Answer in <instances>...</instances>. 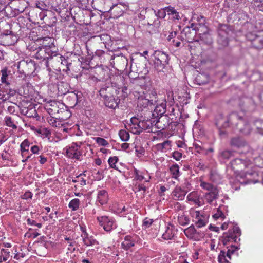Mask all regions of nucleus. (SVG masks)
Wrapping results in <instances>:
<instances>
[{"instance_id":"nucleus-2","label":"nucleus","mask_w":263,"mask_h":263,"mask_svg":"<svg viewBox=\"0 0 263 263\" xmlns=\"http://www.w3.org/2000/svg\"><path fill=\"white\" fill-rule=\"evenodd\" d=\"M221 125L224 127L234 126L240 133L245 135L250 134L252 130L250 125L246 120L243 113L231 112L229 115L227 120L224 122V124Z\"/></svg>"},{"instance_id":"nucleus-23","label":"nucleus","mask_w":263,"mask_h":263,"mask_svg":"<svg viewBox=\"0 0 263 263\" xmlns=\"http://www.w3.org/2000/svg\"><path fill=\"white\" fill-rule=\"evenodd\" d=\"M230 144L231 146L237 148L248 147L247 142L242 138L238 136L232 138Z\"/></svg>"},{"instance_id":"nucleus-26","label":"nucleus","mask_w":263,"mask_h":263,"mask_svg":"<svg viewBox=\"0 0 263 263\" xmlns=\"http://www.w3.org/2000/svg\"><path fill=\"white\" fill-rule=\"evenodd\" d=\"M166 103H161L160 104H158L157 103L154 107L155 109L152 113V116L154 117L153 118H157L160 116H164V114L165 113L166 110Z\"/></svg>"},{"instance_id":"nucleus-40","label":"nucleus","mask_w":263,"mask_h":263,"mask_svg":"<svg viewBox=\"0 0 263 263\" xmlns=\"http://www.w3.org/2000/svg\"><path fill=\"white\" fill-rule=\"evenodd\" d=\"M169 170L172 177L175 179H178L180 175L178 165L176 163L173 164L170 167Z\"/></svg>"},{"instance_id":"nucleus-24","label":"nucleus","mask_w":263,"mask_h":263,"mask_svg":"<svg viewBox=\"0 0 263 263\" xmlns=\"http://www.w3.org/2000/svg\"><path fill=\"white\" fill-rule=\"evenodd\" d=\"M20 110L22 115L29 118H34L37 115V112L32 105H29L28 107L21 106Z\"/></svg>"},{"instance_id":"nucleus-49","label":"nucleus","mask_w":263,"mask_h":263,"mask_svg":"<svg viewBox=\"0 0 263 263\" xmlns=\"http://www.w3.org/2000/svg\"><path fill=\"white\" fill-rule=\"evenodd\" d=\"M83 242L85 245L87 246H93L96 243H98L96 240L94 239L92 236H90L89 237L86 239H83Z\"/></svg>"},{"instance_id":"nucleus-30","label":"nucleus","mask_w":263,"mask_h":263,"mask_svg":"<svg viewBox=\"0 0 263 263\" xmlns=\"http://www.w3.org/2000/svg\"><path fill=\"white\" fill-rule=\"evenodd\" d=\"M175 227L173 224H169L167 227L165 232L162 235V238L165 240H171L175 235Z\"/></svg>"},{"instance_id":"nucleus-6","label":"nucleus","mask_w":263,"mask_h":263,"mask_svg":"<svg viewBox=\"0 0 263 263\" xmlns=\"http://www.w3.org/2000/svg\"><path fill=\"white\" fill-rule=\"evenodd\" d=\"M153 57L154 67L158 71L162 70L168 63V55L162 51H155Z\"/></svg>"},{"instance_id":"nucleus-28","label":"nucleus","mask_w":263,"mask_h":263,"mask_svg":"<svg viewBox=\"0 0 263 263\" xmlns=\"http://www.w3.org/2000/svg\"><path fill=\"white\" fill-rule=\"evenodd\" d=\"M198 32L200 35V40L202 43L206 45H211L213 43L212 36L209 33L208 29L202 30V32L200 31Z\"/></svg>"},{"instance_id":"nucleus-7","label":"nucleus","mask_w":263,"mask_h":263,"mask_svg":"<svg viewBox=\"0 0 263 263\" xmlns=\"http://www.w3.org/2000/svg\"><path fill=\"white\" fill-rule=\"evenodd\" d=\"M232 31V28L230 26L227 24H219L218 28V43L223 47L228 46L229 35Z\"/></svg>"},{"instance_id":"nucleus-41","label":"nucleus","mask_w":263,"mask_h":263,"mask_svg":"<svg viewBox=\"0 0 263 263\" xmlns=\"http://www.w3.org/2000/svg\"><path fill=\"white\" fill-rule=\"evenodd\" d=\"M227 119H224L221 116H219L217 119L216 121L215 124L217 128L219 129V132L220 135L226 134V132L224 130H222L221 128H225L227 127H224L221 125L224 124V122L227 121Z\"/></svg>"},{"instance_id":"nucleus-37","label":"nucleus","mask_w":263,"mask_h":263,"mask_svg":"<svg viewBox=\"0 0 263 263\" xmlns=\"http://www.w3.org/2000/svg\"><path fill=\"white\" fill-rule=\"evenodd\" d=\"M195 219V224L198 228L206 226L208 222V218L206 216L198 215Z\"/></svg>"},{"instance_id":"nucleus-18","label":"nucleus","mask_w":263,"mask_h":263,"mask_svg":"<svg viewBox=\"0 0 263 263\" xmlns=\"http://www.w3.org/2000/svg\"><path fill=\"white\" fill-rule=\"evenodd\" d=\"M186 199L189 201L193 202L198 206H201L205 204L204 198L200 196L198 192L196 191H193L189 193Z\"/></svg>"},{"instance_id":"nucleus-56","label":"nucleus","mask_w":263,"mask_h":263,"mask_svg":"<svg viewBox=\"0 0 263 263\" xmlns=\"http://www.w3.org/2000/svg\"><path fill=\"white\" fill-rule=\"evenodd\" d=\"M36 8L45 11L46 12L48 11V8L49 6L46 4V3L43 1H38L36 3Z\"/></svg>"},{"instance_id":"nucleus-1","label":"nucleus","mask_w":263,"mask_h":263,"mask_svg":"<svg viewBox=\"0 0 263 263\" xmlns=\"http://www.w3.org/2000/svg\"><path fill=\"white\" fill-rule=\"evenodd\" d=\"M232 169L245 177L247 183H256L259 182L258 172L252 170L253 163L248 159L235 158L230 162Z\"/></svg>"},{"instance_id":"nucleus-25","label":"nucleus","mask_w":263,"mask_h":263,"mask_svg":"<svg viewBox=\"0 0 263 263\" xmlns=\"http://www.w3.org/2000/svg\"><path fill=\"white\" fill-rule=\"evenodd\" d=\"M105 105L109 108L115 109L118 107L120 100L117 95L103 99Z\"/></svg>"},{"instance_id":"nucleus-60","label":"nucleus","mask_w":263,"mask_h":263,"mask_svg":"<svg viewBox=\"0 0 263 263\" xmlns=\"http://www.w3.org/2000/svg\"><path fill=\"white\" fill-rule=\"evenodd\" d=\"M95 139L97 143L100 146H106L109 145L108 142L104 138L96 137Z\"/></svg>"},{"instance_id":"nucleus-35","label":"nucleus","mask_w":263,"mask_h":263,"mask_svg":"<svg viewBox=\"0 0 263 263\" xmlns=\"http://www.w3.org/2000/svg\"><path fill=\"white\" fill-rule=\"evenodd\" d=\"M44 49L47 54V59L51 58L53 56L57 57L59 55L57 53L58 49L56 48L53 42Z\"/></svg>"},{"instance_id":"nucleus-61","label":"nucleus","mask_w":263,"mask_h":263,"mask_svg":"<svg viewBox=\"0 0 263 263\" xmlns=\"http://www.w3.org/2000/svg\"><path fill=\"white\" fill-rule=\"evenodd\" d=\"M57 60L59 62L61 61V63L62 64H63V65L65 64L67 66V69L69 70V67L71 66V63L68 64L67 61L65 59L64 57H63L61 55H58L57 57Z\"/></svg>"},{"instance_id":"nucleus-27","label":"nucleus","mask_w":263,"mask_h":263,"mask_svg":"<svg viewBox=\"0 0 263 263\" xmlns=\"http://www.w3.org/2000/svg\"><path fill=\"white\" fill-rule=\"evenodd\" d=\"M123 7H124V6L121 4L113 5L109 10L112 17L114 18H117L122 16L124 13V10L122 9Z\"/></svg>"},{"instance_id":"nucleus-45","label":"nucleus","mask_w":263,"mask_h":263,"mask_svg":"<svg viewBox=\"0 0 263 263\" xmlns=\"http://www.w3.org/2000/svg\"><path fill=\"white\" fill-rule=\"evenodd\" d=\"M200 185L203 189L208 191L209 192L218 190L214 185L204 181H201Z\"/></svg>"},{"instance_id":"nucleus-57","label":"nucleus","mask_w":263,"mask_h":263,"mask_svg":"<svg viewBox=\"0 0 263 263\" xmlns=\"http://www.w3.org/2000/svg\"><path fill=\"white\" fill-rule=\"evenodd\" d=\"M119 135L122 141H127L129 138V134L125 130H120Z\"/></svg>"},{"instance_id":"nucleus-31","label":"nucleus","mask_w":263,"mask_h":263,"mask_svg":"<svg viewBox=\"0 0 263 263\" xmlns=\"http://www.w3.org/2000/svg\"><path fill=\"white\" fill-rule=\"evenodd\" d=\"M234 153V151L228 149L220 151L219 152L218 158L220 161L224 162L233 157Z\"/></svg>"},{"instance_id":"nucleus-12","label":"nucleus","mask_w":263,"mask_h":263,"mask_svg":"<svg viewBox=\"0 0 263 263\" xmlns=\"http://www.w3.org/2000/svg\"><path fill=\"white\" fill-rule=\"evenodd\" d=\"M192 21L193 22L191 23V27L194 30H198V32L202 30H207V27L205 26V18L202 15L194 14Z\"/></svg>"},{"instance_id":"nucleus-13","label":"nucleus","mask_w":263,"mask_h":263,"mask_svg":"<svg viewBox=\"0 0 263 263\" xmlns=\"http://www.w3.org/2000/svg\"><path fill=\"white\" fill-rule=\"evenodd\" d=\"M78 146L76 144H71L68 147H66V156L70 159L81 160V156L82 155L81 149L78 148Z\"/></svg>"},{"instance_id":"nucleus-44","label":"nucleus","mask_w":263,"mask_h":263,"mask_svg":"<svg viewBox=\"0 0 263 263\" xmlns=\"http://www.w3.org/2000/svg\"><path fill=\"white\" fill-rule=\"evenodd\" d=\"M252 46L257 49H263V37L260 35H258L257 37L253 42Z\"/></svg>"},{"instance_id":"nucleus-9","label":"nucleus","mask_w":263,"mask_h":263,"mask_svg":"<svg viewBox=\"0 0 263 263\" xmlns=\"http://www.w3.org/2000/svg\"><path fill=\"white\" fill-rule=\"evenodd\" d=\"M184 233L189 239L195 241L201 240L205 236L204 232L196 230L193 224L185 229L184 230Z\"/></svg>"},{"instance_id":"nucleus-39","label":"nucleus","mask_w":263,"mask_h":263,"mask_svg":"<svg viewBox=\"0 0 263 263\" xmlns=\"http://www.w3.org/2000/svg\"><path fill=\"white\" fill-rule=\"evenodd\" d=\"M34 48V51H36L35 58L37 59H43L46 60L47 59V54L45 49L43 48H36V46H32Z\"/></svg>"},{"instance_id":"nucleus-50","label":"nucleus","mask_w":263,"mask_h":263,"mask_svg":"<svg viewBox=\"0 0 263 263\" xmlns=\"http://www.w3.org/2000/svg\"><path fill=\"white\" fill-rule=\"evenodd\" d=\"M1 255L0 256V263L3 261H6L9 257V252L7 250L3 249L1 251Z\"/></svg>"},{"instance_id":"nucleus-8","label":"nucleus","mask_w":263,"mask_h":263,"mask_svg":"<svg viewBox=\"0 0 263 263\" xmlns=\"http://www.w3.org/2000/svg\"><path fill=\"white\" fill-rule=\"evenodd\" d=\"M155 126V118L141 120L139 124L137 125V130L133 132L136 134H140L144 130L147 132H154L153 126Z\"/></svg>"},{"instance_id":"nucleus-47","label":"nucleus","mask_w":263,"mask_h":263,"mask_svg":"<svg viewBox=\"0 0 263 263\" xmlns=\"http://www.w3.org/2000/svg\"><path fill=\"white\" fill-rule=\"evenodd\" d=\"M4 121L7 126L11 127L13 129H16L17 128V125L14 123V120H12L11 117L6 116L4 118Z\"/></svg>"},{"instance_id":"nucleus-15","label":"nucleus","mask_w":263,"mask_h":263,"mask_svg":"<svg viewBox=\"0 0 263 263\" xmlns=\"http://www.w3.org/2000/svg\"><path fill=\"white\" fill-rule=\"evenodd\" d=\"M40 17L42 20H44V22L50 27L55 26L57 22L56 14L51 11L40 13Z\"/></svg>"},{"instance_id":"nucleus-42","label":"nucleus","mask_w":263,"mask_h":263,"mask_svg":"<svg viewBox=\"0 0 263 263\" xmlns=\"http://www.w3.org/2000/svg\"><path fill=\"white\" fill-rule=\"evenodd\" d=\"M171 141L169 140L165 141L162 143H158L156 145L157 149L162 152H166L171 148Z\"/></svg>"},{"instance_id":"nucleus-48","label":"nucleus","mask_w":263,"mask_h":263,"mask_svg":"<svg viewBox=\"0 0 263 263\" xmlns=\"http://www.w3.org/2000/svg\"><path fill=\"white\" fill-rule=\"evenodd\" d=\"M227 248L228 250L226 256L230 260L231 259V255L239 249L238 247H236L233 245H231L229 248L227 247Z\"/></svg>"},{"instance_id":"nucleus-64","label":"nucleus","mask_w":263,"mask_h":263,"mask_svg":"<svg viewBox=\"0 0 263 263\" xmlns=\"http://www.w3.org/2000/svg\"><path fill=\"white\" fill-rule=\"evenodd\" d=\"M170 44L175 47H179L181 45V39L179 36H177L176 39H173L172 41H170Z\"/></svg>"},{"instance_id":"nucleus-10","label":"nucleus","mask_w":263,"mask_h":263,"mask_svg":"<svg viewBox=\"0 0 263 263\" xmlns=\"http://www.w3.org/2000/svg\"><path fill=\"white\" fill-rule=\"evenodd\" d=\"M97 220L106 232H110L117 227L115 221L112 217L107 216H98Z\"/></svg>"},{"instance_id":"nucleus-58","label":"nucleus","mask_w":263,"mask_h":263,"mask_svg":"<svg viewBox=\"0 0 263 263\" xmlns=\"http://www.w3.org/2000/svg\"><path fill=\"white\" fill-rule=\"evenodd\" d=\"M146 186L144 184H139L135 185V192L143 191L142 195H144L146 190Z\"/></svg>"},{"instance_id":"nucleus-3","label":"nucleus","mask_w":263,"mask_h":263,"mask_svg":"<svg viewBox=\"0 0 263 263\" xmlns=\"http://www.w3.org/2000/svg\"><path fill=\"white\" fill-rule=\"evenodd\" d=\"M158 96L154 89H149L145 94L144 98H139L138 106L140 108L153 110L158 102Z\"/></svg>"},{"instance_id":"nucleus-33","label":"nucleus","mask_w":263,"mask_h":263,"mask_svg":"<svg viewBox=\"0 0 263 263\" xmlns=\"http://www.w3.org/2000/svg\"><path fill=\"white\" fill-rule=\"evenodd\" d=\"M82 97V93L81 92L77 91L76 92H70L68 93L67 99H72V105H76L78 102H80L81 98Z\"/></svg>"},{"instance_id":"nucleus-32","label":"nucleus","mask_w":263,"mask_h":263,"mask_svg":"<svg viewBox=\"0 0 263 263\" xmlns=\"http://www.w3.org/2000/svg\"><path fill=\"white\" fill-rule=\"evenodd\" d=\"M95 73L97 75L96 79L99 81H101L107 79L109 76L108 71L102 68H99L96 69Z\"/></svg>"},{"instance_id":"nucleus-4","label":"nucleus","mask_w":263,"mask_h":263,"mask_svg":"<svg viewBox=\"0 0 263 263\" xmlns=\"http://www.w3.org/2000/svg\"><path fill=\"white\" fill-rule=\"evenodd\" d=\"M17 67L20 77L23 78L31 76L36 69L35 63L32 60H22Z\"/></svg>"},{"instance_id":"nucleus-59","label":"nucleus","mask_w":263,"mask_h":263,"mask_svg":"<svg viewBox=\"0 0 263 263\" xmlns=\"http://www.w3.org/2000/svg\"><path fill=\"white\" fill-rule=\"evenodd\" d=\"M259 168H263V158L258 156L254 159V164Z\"/></svg>"},{"instance_id":"nucleus-11","label":"nucleus","mask_w":263,"mask_h":263,"mask_svg":"<svg viewBox=\"0 0 263 263\" xmlns=\"http://www.w3.org/2000/svg\"><path fill=\"white\" fill-rule=\"evenodd\" d=\"M154 118L155 127L160 130L167 129L168 126H172V124L176 125L175 122L170 121V117L167 115Z\"/></svg>"},{"instance_id":"nucleus-62","label":"nucleus","mask_w":263,"mask_h":263,"mask_svg":"<svg viewBox=\"0 0 263 263\" xmlns=\"http://www.w3.org/2000/svg\"><path fill=\"white\" fill-rule=\"evenodd\" d=\"M258 35L256 34L253 32H248L246 34V39L251 42V44H253V42L257 37Z\"/></svg>"},{"instance_id":"nucleus-20","label":"nucleus","mask_w":263,"mask_h":263,"mask_svg":"<svg viewBox=\"0 0 263 263\" xmlns=\"http://www.w3.org/2000/svg\"><path fill=\"white\" fill-rule=\"evenodd\" d=\"M1 82L2 84L0 86H5L6 87L11 88L10 83V71H8L6 68L1 70Z\"/></svg>"},{"instance_id":"nucleus-19","label":"nucleus","mask_w":263,"mask_h":263,"mask_svg":"<svg viewBox=\"0 0 263 263\" xmlns=\"http://www.w3.org/2000/svg\"><path fill=\"white\" fill-rule=\"evenodd\" d=\"M54 40L48 36L39 37L35 40L33 46H36V48H45V47L49 46L50 44H52Z\"/></svg>"},{"instance_id":"nucleus-29","label":"nucleus","mask_w":263,"mask_h":263,"mask_svg":"<svg viewBox=\"0 0 263 263\" xmlns=\"http://www.w3.org/2000/svg\"><path fill=\"white\" fill-rule=\"evenodd\" d=\"M108 199V194L107 192L105 190H101L98 191L97 193V201L101 204H106Z\"/></svg>"},{"instance_id":"nucleus-21","label":"nucleus","mask_w":263,"mask_h":263,"mask_svg":"<svg viewBox=\"0 0 263 263\" xmlns=\"http://www.w3.org/2000/svg\"><path fill=\"white\" fill-rule=\"evenodd\" d=\"M187 193V191L183 189L180 186H176L172 192L171 196L175 200H183Z\"/></svg>"},{"instance_id":"nucleus-63","label":"nucleus","mask_w":263,"mask_h":263,"mask_svg":"<svg viewBox=\"0 0 263 263\" xmlns=\"http://www.w3.org/2000/svg\"><path fill=\"white\" fill-rule=\"evenodd\" d=\"M178 221L180 224L185 226L188 224L190 222L189 218L183 216H180L178 218Z\"/></svg>"},{"instance_id":"nucleus-51","label":"nucleus","mask_w":263,"mask_h":263,"mask_svg":"<svg viewBox=\"0 0 263 263\" xmlns=\"http://www.w3.org/2000/svg\"><path fill=\"white\" fill-rule=\"evenodd\" d=\"M82 175L85 176V174H80L79 175L77 176L75 178L72 180V182L73 183L80 182L81 185H85L86 184V180L83 177H82Z\"/></svg>"},{"instance_id":"nucleus-14","label":"nucleus","mask_w":263,"mask_h":263,"mask_svg":"<svg viewBox=\"0 0 263 263\" xmlns=\"http://www.w3.org/2000/svg\"><path fill=\"white\" fill-rule=\"evenodd\" d=\"M120 89H117L112 85L102 86L99 90V94L103 99L112 97L119 93Z\"/></svg>"},{"instance_id":"nucleus-5","label":"nucleus","mask_w":263,"mask_h":263,"mask_svg":"<svg viewBox=\"0 0 263 263\" xmlns=\"http://www.w3.org/2000/svg\"><path fill=\"white\" fill-rule=\"evenodd\" d=\"M241 235V231L239 228L236 226H234L232 229H230L228 232L223 234L220 238V240L224 246L228 245L230 242H237V240L240 241L238 237Z\"/></svg>"},{"instance_id":"nucleus-54","label":"nucleus","mask_w":263,"mask_h":263,"mask_svg":"<svg viewBox=\"0 0 263 263\" xmlns=\"http://www.w3.org/2000/svg\"><path fill=\"white\" fill-rule=\"evenodd\" d=\"M251 3H253L257 9L263 12V0H248Z\"/></svg>"},{"instance_id":"nucleus-34","label":"nucleus","mask_w":263,"mask_h":263,"mask_svg":"<svg viewBox=\"0 0 263 263\" xmlns=\"http://www.w3.org/2000/svg\"><path fill=\"white\" fill-rule=\"evenodd\" d=\"M208 203L211 204L213 201L218 198V190L208 192L202 196Z\"/></svg>"},{"instance_id":"nucleus-22","label":"nucleus","mask_w":263,"mask_h":263,"mask_svg":"<svg viewBox=\"0 0 263 263\" xmlns=\"http://www.w3.org/2000/svg\"><path fill=\"white\" fill-rule=\"evenodd\" d=\"M197 32L198 30L193 29L191 26L190 27H185L181 33L185 35V40L187 42L191 43L194 41L195 35Z\"/></svg>"},{"instance_id":"nucleus-55","label":"nucleus","mask_w":263,"mask_h":263,"mask_svg":"<svg viewBox=\"0 0 263 263\" xmlns=\"http://www.w3.org/2000/svg\"><path fill=\"white\" fill-rule=\"evenodd\" d=\"M134 175H135V179L137 180L141 181L145 179L143 175V173L135 168L134 170Z\"/></svg>"},{"instance_id":"nucleus-17","label":"nucleus","mask_w":263,"mask_h":263,"mask_svg":"<svg viewBox=\"0 0 263 263\" xmlns=\"http://www.w3.org/2000/svg\"><path fill=\"white\" fill-rule=\"evenodd\" d=\"M0 39L2 44L6 46L13 45L17 41L16 36L12 34L11 31L9 30L6 31V33L2 34Z\"/></svg>"},{"instance_id":"nucleus-16","label":"nucleus","mask_w":263,"mask_h":263,"mask_svg":"<svg viewBox=\"0 0 263 263\" xmlns=\"http://www.w3.org/2000/svg\"><path fill=\"white\" fill-rule=\"evenodd\" d=\"M16 91L12 88L0 86V103L9 100L11 97L15 95Z\"/></svg>"},{"instance_id":"nucleus-43","label":"nucleus","mask_w":263,"mask_h":263,"mask_svg":"<svg viewBox=\"0 0 263 263\" xmlns=\"http://www.w3.org/2000/svg\"><path fill=\"white\" fill-rule=\"evenodd\" d=\"M30 143L27 139L24 140L20 145L21 155L23 157H24L26 154L29 152V146Z\"/></svg>"},{"instance_id":"nucleus-38","label":"nucleus","mask_w":263,"mask_h":263,"mask_svg":"<svg viewBox=\"0 0 263 263\" xmlns=\"http://www.w3.org/2000/svg\"><path fill=\"white\" fill-rule=\"evenodd\" d=\"M135 243L132 240V237L130 235H127L124 238V240L121 243L122 248L126 250L134 246Z\"/></svg>"},{"instance_id":"nucleus-36","label":"nucleus","mask_w":263,"mask_h":263,"mask_svg":"<svg viewBox=\"0 0 263 263\" xmlns=\"http://www.w3.org/2000/svg\"><path fill=\"white\" fill-rule=\"evenodd\" d=\"M7 111L12 115H17L18 110H20L21 107L16 103L8 102H6Z\"/></svg>"},{"instance_id":"nucleus-53","label":"nucleus","mask_w":263,"mask_h":263,"mask_svg":"<svg viewBox=\"0 0 263 263\" xmlns=\"http://www.w3.org/2000/svg\"><path fill=\"white\" fill-rule=\"evenodd\" d=\"M119 159L117 156L110 157L108 160V164L111 168L118 170L116 163L118 161Z\"/></svg>"},{"instance_id":"nucleus-52","label":"nucleus","mask_w":263,"mask_h":263,"mask_svg":"<svg viewBox=\"0 0 263 263\" xmlns=\"http://www.w3.org/2000/svg\"><path fill=\"white\" fill-rule=\"evenodd\" d=\"M64 239L67 241L68 243L69 247L68 248V249L72 252L75 251L74 246L76 243V241L70 237L67 236L65 237Z\"/></svg>"},{"instance_id":"nucleus-46","label":"nucleus","mask_w":263,"mask_h":263,"mask_svg":"<svg viewBox=\"0 0 263 263\" xmlns=\"http://www.w3.org/2000/svg\"><path fill=\"white\" fill-rule=\"evenodd\" d=\"M80 204V200L78 198H74L69 202L68 206L72 211H77L79 209Z\"/></svg>"}]
</instances>
